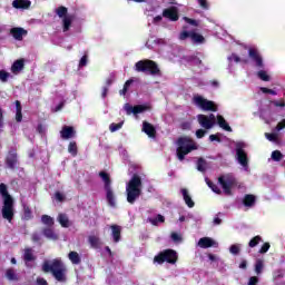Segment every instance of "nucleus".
<instances>
[{
    "label": "nucleus",
    "instance_id": "obj_1",
    "mask_svg": "<svg viewBox=\"0 0 285 285\" xmlns=\"http://www.w3.org/2000/svg\"><path fill=\"white\" fill-rule=\"evenodd\" d=\"M42 272L51 273L52 277L61 284H66V282H68V267H66L63 261L59 258H55L51 263L45 261L42 264Z\"/></svg>",
    "mask_w": 285,
    "mask_h": 285
},
{
    "label": "nucleus",
    "instance_id": "obj_2",
    "mask_svg": "<svg viewBox=\"0 0 285 285\" xmlns=\"http://www.w3.org/2000/svg\"><path fill=\"white\" fill-rule=\"evenodd\" d=\"M0 195L3 198L2 217L7 219L9 224H12L14 219V198L8 193V185L3 183L0 184Z\"/></svg>",
    "mask_w": 285,
    "mask_h": 285
},
{
    "label": "nucleus",
    "instance_id": "obj_3",
    "mask_svg": "<svg viewBox=\"0 0 285 285\" xmlns=\"http://www.w3.org/2000/svg\"><path fill=\"white\" fill-rule=\"evenodd\" d=\"M141 176L134 174L126 186L128 204H135L141 197Z\"/></svg>",
    "mask_w": 285,
    "mask_h": 285
},
{
    "label": "nucleus",
    "instance_id": "obj_4",
    "mask_svg": "<svg viewBox=\"0 0 285 285\" xmlns=\"http://www.w3.org/2000/svg\"><path fill=\"white\" fill-rule=\"evenodd\" d=\"M176 157L178 161H184L186 155H190L193 150H197V142L190 137H179L177 139Z\"/></svg>",
    "mask_w": 285,
    "mask_h": 285
},
{
    "label": "nucleus",
    "instance_id": "obj_5",
    "mask_svg": "<svg viewBox=\"0 0 285 285\" xmlns=\"http://www.w3.org/2000/svg\"><path fill=\"white\" fill-rule=\"evenodd\" d=\"M98 177L104 183V188L106 191V200L108 203V206L111 208L117 207V198L115 197V191L112 190V179H110V174H108L105 170L99 171Z\"/></svg>",
    "mask_w": 285,
    "mask_h": 285
},
{
    "label": "nucleus",
    "instance_id": "obj_6",
    "mask_svg": "<svg viewBox=\"0 0 285 285\" xmlns=\"http://www.w3.org/2000/svg\"><path fill=\"white\" fill-rule=\"evenodd\" d=\"M136 72H146L148 75H161V70L159 69V65L154 60L145 59L136 62L135 65Z\"/></svg>",
    "mask_w": 285,
    "mask_h": 285
},
{
    "label": "nucleus",
    "instance_id": "obj_7",
    "mask_svg": "<svg viewBox=\"0 0 285 285\" xmlns=\"http://www.w3.org/2000/svg\"><path fill=\"white\" fill-rule=\"evenodd\" d=\"M179 259V256L177 255V252L175 249H165L163 252H159L154 257V264H177V261Z\"/></svg>",
    "mask_w": 285,
    "mask_h": 285
},
{
    "label": "nucleus",
    "instance_id": "obj_8",
    "mask_svg": "<svg viewBox=\"0 0 285 285\" xmlns=\"http://www.w3.org/2000/svg\"><path fill=\"white\" fill-rule=\"evenodd\" d=\"M193 104L194 106H197V108L204 110L205 112H217L218 110L217 104H215V101L208 100L200 95L194 96Z\"/></svg>",
    "mask_w": 285,
    "mask_h": 285
},
{
    "label": "nucleus",
    "instance_id": "obj_9",
    "mask_svg": "<svg viewBox=\"0 0 285 285\" xmlns=\"http://www.w3.org/2000/svg\"><path fill=\"white\" fill-rule=\"evenodd\" d=\"M248 57L255 63L258 70H264V58L262 57V53L259 52L258 48H248Z\"/></svg>",
    "mask_w": 285,
    "mask_h": 285
},
{
    "label": "nucleus",
    "instance_id": "obj_10",
    "mask_svg": "<svg viewBox=\"0 0 285 285\" xmlns=\"http://www.w3.org/2000/svg\"><path fill=\"white\" fill-rule=\"evenodd\" d=\"M4 164L9 170H14V168L19 166V155L17 154V148H12L7 153Z\"/></svg>",
    "mask_w": 285,
    "mask_h": 285
},
{
    "label": "nucleus",
    "instance_id": "obj_11",
    "mask_svg": "<svg viewBox=\"0 0 285 285\" xmlns=\"http://www.w3.org/2000/svg\"><path fill=\"white\" fill-rule=\"evenodd\" d=\"M245 146L244 142L236 144V159L243 168H248V154L244 150Z\"/></svg>",
    "mask_w": 285,
    "mask_h": 285
},
{
    "label": "nucleus",
    "instance_id": "obj_12",
    "mask_svg": "<svg viewBox=\"0 0 285 285\" xmlns=\"http://www.w3.org/2000/svg\"><path fill=\"white\" fill-rule=\"evenodd\" d=\"M190 38L193 43H206V38L202 36V33H197L195 31L184 30L179 35L180 41H186V39Z\"/></svg>",
    "mask_w": 285,
    "mask_h": 285
},
{
    "label": "nucleus",
    "instance_id": "obj_13",
    "mask_svg": "<svg viewBox=\"0 0 285 285\" xmlns=\"http://www.w3.org/2000/svg\"><path fill=\"white\" fill-rule=\"evenodd\" d=\"M218 184H220L225 195H233V187L235 186V178L230 176L218 177Z\"/></svg>",
    "mask_w": 285,
    "mask_h": 285
},
{
    "label": "nucleus",
    "instance_id": "obj_14",
    "mask_svg": "<svg viewBox=\"0 0 285 285\" xmlns=\"http://www.w3.org/2000/svg\"><path fill=\"white\" fill-rule=\"evenodd\" d=\"M198 124H200L202 128H205V130H210L215 124H217V118H215L214 114H210L209 116H206L204 114L198 115Z\"/></svg>",
    "mask_w": 285,
    "mask_h": 285
},
{
    "label": "nucleus",
    "instance_id": "obj_15",
    "mask_svg": "<svg viewBox=\"0 0 285 285\" xmlns=\"http://www.w3.org/2000/svg\"><path fill=\"white\" fill-rule=\"evenodd\" d=\"M22 259L27 266V268H32L30 262H37V256H35V250L32 247H26L23 252Z\"/></svg>",
    "mask_w": 285,
    "mask_h": 285
},
{
    "label": "nucleus",
    "instance_id": "obj_16",
    "mask_svg": "<svg viewBox=\"0 0 285 285\" xmlns=\"http://www.w3.org/2000/svg\"><path fill=\"white\" fill-rule=\"evenodd\" d=\"M125 110L127 115H141V112H146L148 110V106L146 105H136V106H130V104L125 105Z\"/></svg>",
    "mask_w": 285,
    "mask_h": 285
},
{
    "label": "nucleus",
    "instance_id": "obj_17",
    "mask_svg": "<svg viewBox=\"0 0 285 285\" xmlns=\"http://www.w3.org/2000/svg\"><path fill=\"white\" fill-rule=\"evenodd\" d=\"M163 17L169 21H179V11L177 7H169L163 11Z\"/></svg>",
    "mask_w": 285,
    "mask_h": 285
},
{
    "label": "nucleus",
    "instance_id": "obj_18",
    "mask_svg": "<svg viewBox=\"0 0 285 285\" xmlns=\"http://www.w3.org/2000/svg\"><path fill=\"white\" fill-rule=\"evenodd\" d=\"M10 35L16 39V41H23V36L28 35V30L21 27L11 28Z\"/></svg>",
    "mask_w": 285,
    "mask_h": 285
},
{
    "label": "nucleus",
    "instance_id": "obj_19",
    "mask_svg": "<svg viewBox=\"0 0 285 285\" xmlns=\"http://www.w3.org/2000/svg\"><path fill=\"white\" fill-rule=\"evenodd\" d=\"M88 244L95 250H99V248H101V246H104V242H101V238L96 235L88 236Z\"/></svg>",
    "mask_w": 285,
    "mask_h": 285
},
{
    "label": "nucleus",
    "instance_id": "obj_20",
    "mask_svg": "<svg viewBox=\"0 0 285 285\" xmlns=\"http://www.w3.org/2000/svg\"><path fill=\"white\" fill-rule=\"evenodd\" d=\"M142 132H145V135L149 136L150 138L157 137V129H155V126L148 121L142 122Z\"/></svg>",
    "mask_w": 285,
    "mask_h": 285
},
{
    "label": "nucleus",
    "instance_id": "obj_21",
    "mask_svg": "<svg viewBox=\"0 0 285 285\" xmlns=\"http://www.w3.org/2000/svg\"><path fill=\"white\" fill-rule=\"evenodd\" d=\"M75 135H76V131H75V127L72 126H63L60 131V137L62 139H72Z\"/></svg>",
    "mask_w": 285,
    "mask_h": 285
},
{
    "label": "nucleus",
    "instance_id": "obj_22",
    "mask_svg": "<svg viewBox=\"0 0 285 285\" xmlns=\"http://www.w3.org/2000/svg\"><path fill=\"white\" fill-rule=\"evenodd\" d=\"M111 237L115 244H119L121 242V226L119 225H110Z\"/></svg>",
    "mask_w": 285,
    "mask_h": 285
},
{
    "label": "nucleus",
    "instance_id": "obj_23",
    "mask_svg": "<svg viewBox=\"0 0 285 285\" xmlns=\"http://www.w3.org/2000/svg\"><path fill=\"white\" fill-rule=\"evenodd\" d=\"M180 193L183 195V199H184L186 206H188V208H195V202H193L190 194H188V189L183 188V189H180Z\"/></svg>",
    "mask_w": 285,
    "mask_h": 285
},
{
    "label": "nucleus",
    "instance_id": "obj_24",
    "mask_svg": "<svg viewBox=\"0 0 285 285\" xmlns=\"http://www.w3.org/2000/svg\"><path fill=\"white\" fill-rule=\"evenodd\" d=\"M255 202H257V198L253 194H246L243 198V205L247 208H253V206H255Z\"/></svg>",
    "mask_w": 285,
    "mask_h": 285
},
{
    "label": "nucleus",
    "instance_id": "obj_25",
    "mask_svg": "<svg viewBox=\"0 0 285 285\" xmlns=\"http://www.w3.org/2000/svg\"><path fill=\"white\" fill-rule=\"evenodd\" d=\"M216 119L219 128H223V130H226L227 132H233V128L228 125L224 116L217 115Z\"/></svg>",
    "mask_w": 285,
    "mask_h": 285
},
{
    "label": "nucleus",
    "instance_id": "obj_26",
    "mask_svg": "<svg viewBox=\"0 0 285 285\" xmlns=\"http://www.w3.org/2000/svg\"><path fill=\"white\" fill-rule=\"evenodd\" d=\"M198 246L200 248H213V246H215V240L210 237H203L198 240Z\"/></svg>",
    "mask_w": 285,
    "mask_h": 285
},
{
    "label": "nucleus",
    "instance_id": "obj_27",
    "mask_svg": "<svg viewBox=\"0 0 285 285\" xmlns=\"http://www.w3.org/2000/svg\"><path fill=\"white\" fill-rule=\"evenodd\" d=\"M13 8L17 10H28L30 8V1L29 0H13L12 2Z\"/></svg>",
    "mask_w": 285,
    "mask_h": 285
},
{
    "label": "nucleus",
    "instance_id": "obj_28",
    "mask_svg": "<svg viewBox=\"0 0 285 285\" xmlns=\"http://www.w3.org/2000/svg\"><path fill=\"white\" fill-rule=\"evenodd\" d=\"M4 277H7L9 282H19V274H17V271L12 267L6 271Z\"/></svg>",
    "mask_w": 285,
    "mask_h": 285
},
{
    "label": "nucleus",
    "instance_id": "obj_29",
    "mask_svg": "<svg viewBox=\"0 0 285 285\" xmlns=\"http://www.w3.org/2000/svg\"><path fill=\"white\" fill-rule=\"evenodd\" d=\"M57 220L62 228H70V218H68V215L59 214Z\"/></svg>",
    "mask_w": 285,
    "mask_h": 285
},
{
    "label": "nucleus",
    "instance_id": "obj_30",
    "mask_svg": "<svg viewBox=\"0 0 285 285\" xmlns=\"http://www.w3.org/2000/svg\"><path fill=\"white\" fill-rule=\"evenodd\" d=\"M42 235H45V237H47V239H53V240L59 239V235H57L55 233V229H52V227H46L42 230Z\"/></svg>",
    "mask_w": 285,
    "mask_h": 285
},
{
    "label": "nucleus",
    "instance_id": "obj_31",
    "mask_svg": "<svg viewBox=\"0 0 285 285\" xmlns=\"http://www.w3.org/2000/svg\"><path fill=\"white\" fill-rule=\"evenodd\" d=\"M24 67V61L23 59L16 60L12 66H11V71L17 75V72H21Z\"/></svg>",
    "mask_w": 285,
    "mask_h": 285
},
{
    "label": "nucleus",
    "instance_id": "obj_32",
    "mask_svg": "<svg viewBox=\"0 0 285 285\" xmlns=\"http://www.w3.org/2000/svg\"><path fill=\"white\" fill-rule=\"evenodd\" d=\"M72 19H75V16H66L62 18L63 32H68V30H70V27L72 26Z\"/></svg>",
    "mask_w": 285,
    "mask_h": 285
},
{
    "label": "nucleus",
    "instance_id": "obj_33",
    "mask_svg": "<svg viewBox=\"0 0 285 285\" xmlns=\"http://www.w3.org/2000/svg\"><path fill=\"white\" fill-rule=\"evenodd\" d=\"M68 258L71 264H75L76 266H79V264H81V256H79V253L77 252H70L68 254Z\"/></svg>",
    "mask_w": 285,
    "mask_h": 285
},
{
    "label": "nucleus",
    "instance_id": "obj_34",
    "mask_svg": "<svg viewBox=\"0 0 285 285\" xmlns=\"http://www.w3.org/2000/svg\"><path fill=\"white\" fill-rule=\"evenodd\" d=\"M208 166V163L206 161V159L204 158H198L197 163H196V167H197V170L199 173H206V168Z\"/></svg>",
    "mask_w": 285,
    "mask_h": 285
},
{
    "label": "nucleus",
    "instance_id": "obj_35",
    "mask_svg": "<svg viewBox=\"0 0 285 285\" xmlns=\"http://www.w3.org/2000/svg\"><path fill=\"white\" fill-rule=\"evenodd\" d=\"M41 222L45 224V226H48V228H52L55 226V218H52V216L42 215Z\"/></svg>",
    "mask_w": 285,
    "mask_h": 285
},
{
    "label": "nucleus",
    "instance_id": "obj_36",
    "mask_svg": "<svg viewBox=\"0 0 285 285\" xmlns=\"http://www.w3.org/2000/svg\"><path fill=\"white\" fill-rule=\"evenodd\" d=\"M207 186L213 190V193H216V195H222V189L219 186H217L213 180L206 178Z\"/></svg>",
    "mask_w": 285,
    "mask_h": 285
},
{
    "label": "nucleus",
    "instance_id": "obj_37",
    "mask_svg": "<svg viewBox=\"0 0 285 285\" xmlns=\"http://www.w3.org/2000/svg\"><path fill=\"white\" fill-rule=\"evenodd\" d=\"M68 153H70V155L72 157H77L79 149L77 147V142L76 141H70L69 146H68Z\"/></svg>",
    "mask_w": 285,
    "mask_h": 285
},
{
    "label": "nucleus",
    "instance_id": "obj_38",
    "mask_svg": "<svg viewBox=\"0 0 285 285\" xmlns=\"http://www.w3.org/2000/svg\"><path fill=\"white\" fill-rule=\"evenodd\" d=\"M56 14L60 18V19H65V17H68V8L60 6L56 9Z\"/></svg>",
    "mask_w": 285,
    "mask_h": 285
},
{
    "label": "nucleus",
    "instance_id": "obj_39",
    "mask_svg": "<svg viewBox=\"0 0 285 285\" xmlns=\"http://www.w3.org/2000/svg\"><path fill=\"white\" fill-rule=\"evenodd\" d=\"M149 224H153V226H157V224H164L166 222V218L161 215L158 214L156 218H148Z\"/></svg>",
    "mask_w": 285,
    "mask_h": 285
},
{
    "label": "nucleus",
    "instance_id": "obj_40",
    "mask_svg": "<svg viewBox=\"0 0 285 285\" xmlns=\"http://www.w3.org/2000/svg\"><path fill=\"white\" fill-rule=\"evenodd\" d=\"M23 219H26V222H30V219H32V209L27 205L23 206Z\"/></svg>",
    "mask_w": 285,
    "mask_h": 285
},
{
    "label": "nucleus",
    "instance_id": "obj_41",
    "mask_svg": "<svg viewBox=\"0 0 285 285\" xmlns=\"http://www.w3.org/2000/svg\"><path fill=\"white\" fill-rule=\"evenodd\" d=\"M257 77L262 81H271V76H268V72L266 70H259L257 71Z\"/></svg>",
    "mask_w": 285,
    "mask_h": 285
},
{
    "label": "nucleus",
    "instance_id": "obj_42",
    "mask_svg": "<svg viewBox=\"0 0 285 285\" xmlns=\"http://www.w3.org/2000/svg\"><path fill=\"white\" fill-rule=\"evenodd\" d=\"M262 271H264V261L257 259L255 264V273L256 275H262Z\"/></svg>",
    "mask_w": 285,
    "mask_h": 285
},
{
    "label": "nucleus",
    "instance_id": "obj_43",
    "mask_svg": "<svg viewBox=\"0 0 285 285\" xmlns=\"http://www.w3.org/2000/svg\"><path fill=\"white\" fill-rule=\"evenodd\" d=\"M259 242H262V236L257 235L253 237L248 243L249 248H255V246L259 245Z\"/></svg>",
    "mask_w": 285,
    "mask_h": 285
},
{
    "label": "nucleus",
    "instance_id": "obj_44",
    "mask_svg": "<svg viewBox=\"0 0 285 285\" xmlns=\"http://www.w3.org/2000/svg\"><path fill=\"white\" fill-rule=\"evenodd\" d=\"M122 127H124V121L118 122V124L112 122L109 126V130H110V132H117V130H121Z\"/></svg>",
    "mask_w": 285,
    "mask_h": 285
},
{
    "label": "nucleus",
    "instance_id": "obj_45",
    "mask_svg": "<svg viewBox=\"0 0 285 285\" xmlns=\"http://www.w3.org/2000/svg\"><path fill=\"white\" fill-rule=\"evenodd\" d=\"M272 159L273 161H279L281 159H284V154H282L279 150H274L272 153Z\"/></svg>",
    "mask_w": 285,
    "mask_h": 285
},
{
    "label": "nucleus",
    "instance_id": "obj_46",
    "mask_svg": "<svg viewBox=\"0 0 285 285\" xmlns=\"http://www.w3.org/2000/svg\"><path fill=\"white\" fill-rule=\"evenodd\" d=\"M134 81L135 80H132V79L127 80L124 85L122 90L119 91V95H126L128 92V88H130V86H132Z\"/></svg>",
    "mask_w": 285,
    "mask_h": 285
},
{
    "label": "nucleus",
    "instance_id": "obj_47",
    "mask_svg": "<svg viewBox=\"0 0 285 285\" xmlns=\"http://www.w3.org/2000/svg\"><path fill=\"white\" fill-rule=\"evenodd\" d=\"M184 21H186L189 26H194V28H199V21L193 18L184 17Z\"/></svg>",
    "mask_w": 285,
    "mask_h": 285
},
{
    "label": "nucleus",
    "instance_id": "obj_48",
    "mask_svg": "<svg viewBox=\"0 0 285 285\" xmlns=\"http://www.w3.org/2000/svg\"><path fill=\"white\" fill-rule=\"evenodd\" d=\"M187 61H190L194 63V66H202V59H199L197 56H189Z\"/></svg>",
    "mask_w": 285,
    "mask_h": 285
},
{
    "label": "nucleus",
    "instance_id": "obj_49",
    "mask_svg": "<svg viewBox=\"0 0 285 285\" xmlns=\"http://www.w3.org/2000/svg\"><path fill=\"white\" fill-rule=\"evenodd\" d=\"M10 77V72L6 71V70H0V81H2L3 83H6V81H8Z\"/></svg>",
    "mask_w": 285,
    "mask_h": 285
},
{
    "label": "nucleus",
    "instance_id": "obj_50",
    "mask_svg": "<svg viewBox=\"0 0 285 285\" xmlns=\"http://www.w3.org/2000/svg\"><path fill=\"white\" fill-rule=\"evenodd\" d=\"M267 250H271V243H264L258 253L265 255Z\"/></svg>",
    "mask_w": 285,
    "mask_h": 285
},
{
    "label": "nucleus",
    "instance_id": "obj_51",
    "mask_svg": "<svg viewBox=\"0 0 285 285\" xmlns=\"http://www.w3.org/2000/svg\"><path fill=\"white\" fill-rule=\"evenodd\" d=\"M261 91H263L264 95L277 96V91L266 88V87H261Z\"/></svg>",
    "mask_w": 285,
    "mask_h": 285
},
{
    "label": "nucleus",
    "instance_id": "obj_52",
    "mask_svg": "<svg viewBox=\"0 0 285 285\" xmlns=\"http://www.w3.org/2000/svg\"><path fill=\"white\" fill-rule=\"evenodd\" d=\"M171 239L173 242H175V244H179V242H181V235L177 234V233H171Z\"/></svg>",
    "mask_w": 285,
    "mask_h": 285
},
{
    "label": "nucleus",
    "instance_id": "obj_53",
    "mask_svg": "<svg viewBox=\"0 0 285 285\" xmlns=\"http://www.w3.org/2000/svg\"><path fill=\"white\" fill-rule=\"evenodd\" d=\"M86 66H88V56L85 55L81 57V59L79 61V68H83Z\"/></svg>",
    "mask_w": 285,
    "mask_h": 285
},
{
    "label": "nucleus",
    "instance_id": "obj_54",
    "mask_svg": "<svg viewBox=\"0 0 285 285\" xmlns=\"http://www.w3.org/2000/svg\"><path fill=\"white\" fill-rule=\"evenodd\" d=\"M257 284H259V278L257 276L249 277L247 285H257Z\"/></svg>",
    "mask_w": 285,
    "mask_h": 285
},
{
    "label": "nucleus",
    "instance_id": "obj_55",
    "mask_svg": "<svg viewBox=\"0 0 285 285\" xmlns=\"http://www.w3.org/2000/svg\"><path fill=\"white\" fill-rule=\"evenodd\" d=\"M229 253H232V255H239V246L232 245L229 248Z\"/></svg>",
    "mask_w": 285,
    "mask_h": 285
},
{
    "label": "nucleus",
    "instance_id": "obj_56",
    "mask_svg": "<svg viewBox=\"0 0 285 285\" xmlns=\"http://www.w3.org/2000/svg\"><path fill=\"white\" fill-rule=\"evenodd\" d=\"M265 136H266V139H268V141H276L277 140V134H268V132H266L265 134Z\"/></svg>",
    "mask_w": 285,
    "mask_h": 285
},
{
    "label": "nucleus",
    "instance_id": "obj_57",
    "mask_svg": "<svg viewBox=\"0 0 285 285\" xmlns=\"http://www.w3.org/2000/svg\"><path fill=\"white\" fill-rule=\"evenodd\" d=\"M16 121L21 124L23 121V114L22 111H16Z\"/></svg>",
    "mask_w": 285,
    "mask_h": 285
},
{
    "label": "nucleus",
    "instance_id": "obj_58",
    "mask_svg": "<svg viewBox=\"0 0 285 285\" xmlns=\"http://www.w3.org/2000/svg\"><path fill=\"white\" fill-rule=\"evenodd\" d=\"M206 136V130H204V129H198V130H196V137H197V139H202V138H204Z\"/></svg>",
    "mask_w": 285,
    "mask_h": 285
},
{
    "label": "nucleus",
    "instance_id": "obj_59",
    "mask_svg": "<svg viewBox=\"0 0 285 285\" xmlns=\"http://www.w3.org/2000/svg\"><path fill=\"white\" fill-rule=\"evenodd\" d=\"M272 104L276 108H285V101L284 100H282V101L274 100V101H272Z\"/></svg>",
    "mask_w": 285,
    "mask_h": 285
},
{
    "label": "nucleus",
    "instance_id": "obj_60",
    "mask_svg": "<svg viewBox=\"0 0 285 285\" xmlns=\"http://www.w3.org/2000/svg\"><path fill=\"white\" fill-rule=\"evenodd\" d=\"M198 3L203 10H208V1L207 0H198Z\"/></svg>",
    "mask_w": 285,
    "mask_h": 285
},
{
    "label": "nucleus",
    "instance_id": "obj_61",
    "mask_svg": "<svg viewBox=\"0 0 285 285\" xmlns=\"http://www.w3.org/2000/svg\"><path fill=\"white\" fill-rule=\"evenodd\" d=\"M285 128V119L281 120L277 126H276V130H284Z\"/></svg>",
    "mask_w": 285,
    "mask_h": 285
},
{
    "label": "nucleus",
    "instance_id": "obj_62",
    "mask_svg": "<svg viewBox=\"0 0 285 285\" xmlns=\"http://www.w3.org/2000/svg\"><path fill=\"white\" fill-rule=\"evenodd\" d=\"M229 59H233L236 63H239V61H242V58H239V56H237L236 53H233Z\"/></svg>",
    "mask_w": 285,
    "mask_h": 285
},
{
    "label": "nucleus",
    "instance_id": "obj_63",
    "mask_svg": "<svg viewBox=\"0 0 285 285\" xmlns=\"http://www.w3.org/2000/svg\"><path fill=\"white\" fill-rule=\"evenodd\" d=\"M37 284L38 285H48V281H46V278H37Z\"/></svg>",
    "mask_w": 285,
    "mask_h": 285
},
{
    "label": "nucleus",
    "instance_id": "obj_64",
    "mask_svg": "<svg viewBox=\"0 0 285 285\" xmlns=\"http://www.w3.org/2000/svg\"><path fill=\"white\" fill-rule=\"evenodd\" d=\"M56 199H57V202H63V194H61L60 191H57Z\"/></svg>",
    "mask_w": 285,
    "mask_h": 285
}]
</instances>
